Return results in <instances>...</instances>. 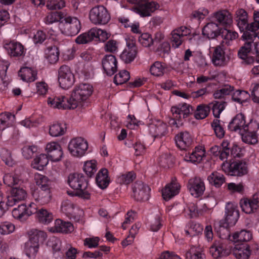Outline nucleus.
I'll return each instance as SVG.
<instances>
[{
  "instance_id": "f257e3e1",
  "label": "nucleus",
  "mask_w": 259,
  "mask_h": 259,
  "mask_svg": "<svg viewBox=\"0 0 259 259\" xmlns=\"http://www.w3.org/2000/svg\"><path fill=\"white\" fill-rule=\"evenodd\" d=\"M93 87L89 83H80L73 90L69 98L63 96L50 97L48 103L53 108L59 109H74L81 106L92 94Z\"/></svg>"
},
{
  "instance_id": "f03ea898",
  "label": "nucleus",
  "mask_w": 259,
  "mask_h": 259,
  "mask_svg": "<svg viewBox=\"0 0 259 259\" xmlns=\"http://www.w3.org/2000/svg\"><path fill=\"white\" fill-rule=\"evenodd\" d=\"M225 219L220 222V236L223 239L229 238L230 233L228 228L235 225L239 217V212L237 204L228 202L225 207Z\"/></svg>"
},
{
  "instance_id": "7ed1b4c3",
  "label": "nucleus",
  "mask_w": 259,
  "mask_h": 259,
  "mask_svg": "<svg viewBox=\"0 0 259 259\" xmlns=\"http://www.w3.org/2000/svg\"><path fill=\"white\" fill-rule=\"evenodd\" d=\"M68 183L72 189L76 190L75 195L85 199L90 198L88 183L82 174H70L68 176Z\"/></svg>"
},
{
  "instance_id": "20e7f679",
  "label": "nucleus",
  "mask_w": 259,
  "mask_h": 259,
  "mask_svg": "<svg viewBox=\"0 0 259 259\" xmlns=\"http://www.w3.org/2000/svg\"><path fill=\"white\" fill-rule=\"evenodd\" d=\"M29 240L25 243L24 250L27 256L35 255L40 243H42L47 237L46 232L33 229L29 231Z\"/></svg>"
},
{
  "instance_id": "39448f33",
  "label": "nucleus",
  "mask_w": 259,
  "mask_h": 259,
  "mask_svg": "<svg viewBox=\"0 0 259 259\" xmlns=\"http://www.w3.org/2000/svg\"><path fill=\"white\" fill-rule=\"evenodd\" d=\"M81 26L80 21L75 17L65 15L61 21L60 30L67 36H74L79 32Z\"/></svg>"
},
{
  "instance_id": "423d86ee",
  "label": "nucleus",
  "mask_w": 259,
  "mask_h": 259,
  "mask_svg": "<svg viewBox=\"0 0 259 259\" xmlns=\"http://www.w3.org/2000/svg\"><path fill=\"white\" fill-rule=\"evenodd\" d=\"M89 18L94 24L105 25L110 19V16L107 10L103 6H97L90 12Z\"/></svg>"
},
{
  "instance_id": "0eeeda50",
  "label": "nucleus",
  "mask_w": 259,
  "mask_h": 259,
  "mask_svg": "<svg viewBox=\"0 0 259 259\" xmlns=\"http://www.w3.org/2000/svg\"><path fill=\"white\" fill-rule=\"evenodd\" d=\"M68 148L73 156L81 157L84 155L88 149V143L82 137H76L70 141Z\"/></svg>"
},
{
  "instance_id": "6e6552de",
  "label": "nucleus",
  "mask_w": 259,
  "mask_h": 259,
  "mask_svg": "<svg viewBox=\"0 0 259 259\" xmlns=\"http://www.w3.org/2000/svg\"><path fill=\"white\" fill-rule=\"evenodd\" d=\"M194 111L193 107L190 105L184 103L182 105H179L178 106H173L171 108L174 119L172 120V124L177 125L176 120L179 122L182 121L192 114ZM178 126V125H177Z\"/></svg>"
},
{
  "instance_id": "1a4fd4ad",
  "label": "nucleus",
  "mask_w": 259,
  "mask_h": 259,
  "mask_svg": "<svg viewBox=\"0 0 259 259\" xmlns=\"http://www.w3.org/2000/svg\"><path fill=\"white\" fill-rule=\"evenodd\" d=\"M58 81L60 87L64 89H67L73 84L74 75L68 66L64 65L60 67L58 70Z\"/></svg>"
},
{
  "instance_id": "9d476101",
  "label": "nucleus",
  "mask_w": 259,
  "mask_h": 259,
  "mask_svg": "<svg viewBox=\"0 0 259 259\" xmlns=\"http://www.w3.org/2000/svg\"><path fill=\"white\" fill-rule=\"evenodd\" d=\"M150 189L141 181H137L133 186V197L138 201H145L149 198Z\"/></svg>"
},
{
  "instance_id": "9b49d317",
  "label": "nucleus",
  "mask_w": 259,
  "mask_h": 259,
  "mask_svg": "<svg viewBox=\"0 0 259 259\" xmlns=\"http://www.w3.org/2000/svg\"><path fill=\"white\" fill-rule=\"evenodd\" d=\"M223 168H228V171L231 176H242L247 174L246 163L242 161H234L230 164H223Z\"/></svg>"
},
{
  "instance_id": "f8f14e48",
  "label": "nucleus",
  "mask_w": 259,
  "mask_h": 259,
  "mask_svg": "<svg viewBox=\"0 0 259 259\" xmlns=\"http://www.w3.org/2000/svg\"><path fill=\"white\" fill-rule=\"evenodd\" d=\"M187 188L191 194L195 197L201 196L205 189L203 181L199 177L190 179L188 181Z\"/></svg>"
},
{
  "instance_id": "ddd939ff",
  "label": "nucleus",
  "mask_w": 259,
  "mask_h": 259,
  "mask_svg": "<svg viewBox=\"0 0 259 259\" xmlns=\"http://www.w3.org/2000/svg\"><path fill=\"white\" fill-rule=\"evenodd\" d=\"M210 252L215 259H225L223 256H227L230 254V250L222 240H215L210 248Z\"/></svg>"
},
{
  "instance_id": "4468645a",
  "label": "nucleus",
  "mask_w": 259,
  "mask_h": 259,
  "mask_svg": "<svg viewBox=\"0 0 259 259\" xmlns=\"http://www.w3.org/2000/svg\"><path fill=\"white\" fill-rule=\"evenodd\" d=\"M228 127L230 131L237 132L239 134L244 132L248 127L244 115L242 113L237 114L229 123Z\"/></svg>"
},
{
  "instance_id": "2eb2a0df",
  "label": "nucleus",
  "mask_w": 259,
  "mask_h": 259,
  "mask_svg": "<svg viewBox=\"0 0 259 259\" xmlns=\"http://www.w3.org/2000/svg\"><path fill=\"white\" fill-rule=\"evenodd\" d=\"M46 150L49 158L54 162L60 161L63 155L60 145L57 142L48 143L46 145Z\"/></svg>"
},
{
  "instance_id": "dca6fc26",
  "label": "nucleus",
  "mask_w": 259,
  "mask_h": 259,
  "mask_svg": "<svg viewBox=\"0 0 259 259\" xmlns=\"http://www.w3.org/2000/svg\"><path fill=\"white\" fill-rule=\"evenodd\" d=\"M229 249L237 259H248L251 253L250 246L247 243L236 244Z\"/></svg>"
},
{
  "instance_id": "f3484780",
  "label": "nucleus",
  "mask_w": 259,
  "mask_h": 259,
  "mask_svg": "<svg viewBox=\"0 0 259 259\" xmlns=\"http://www.w3.org/2000/svg\"><path fill=\"white\" fill-rule=\"evenodd\" d=\"M102 67L107 75L111 76L117 71V62L113 55H106L102 59Z\"/></svg>"
},
{
  "instance_id": "a211bd4d",
  "label": "nucleus",
  "mask_w": 259,
  "mask_h": 259,
  "mask_svg": "<svg viewBox=\"0 0 259 259\" xmlns=\"http://www.w3.org/2000/svg\"><path fill=\"white\" fill-rule=\"evenodd\" d=\"M159 7V5L154 2L144 1L139 5L137 12L142 17L150 16Z\"/></svg>"
},
{
  "instance_id": "6ab92c4d",
  "label": "nucleus",
  "mask_w": 259,
  "mask_h": 259,
  "mask_svg": "<svg viewBox=\"0 0 259 259\" xmlns=\"http://www.w3.org/2000/svg\"><path fill=\"white\" fill-rule=\"evenodd\" d=\"M149 132L154 138L161 137L167 132V126L166 123L161 121H156L149 125Z\"/></svg>"
},
{
  "instance_id": "aec40b11",
  "label": "nucleus",
  "mask_w": 259,
  "mask_h": 259,
  "mask_svg": "<svg viewBox=\"0 0 259 259\" xmlns=\"http://www.w3.org/2000/svg\"><path fill=\"white\" fill-rule=\"evenodd\" d=\"M222 29L214 22L208 23L202 29V34L209 39L215 38L221 36Z\"/></svg>"
},
{
  "instance_id": "412c9836",
  "label": "nucleus",
  "mask_w": 259,
  "mask_h": 259,
  "mask_svg": "<svg viewBox=\"0 0 259 259\" xmlns=\"http://www.w3.org/2000/svg\"><path fill=\"white\" fill-rule=\"evenodd\" d=\"M4 183L8 187H14L22 182V174L19 172V169L15 172L6 174L3 177Z\"/></svg>"
},
{
  "instance_id": "4be33fe9",
  "label": "nucleus",
  "mask_w": 259,
  "mask_h": 259,
  "mask_svg": "<svg viewBox=\"0 0 259 259\" xmlns=\"http://www.w3.org/2000/svg\"><path fill=\"white\" fill-rule=\"evenodd\" d=\"M178 147L182 150H186L192 144V139L188 132H181L175 137Z\"/></svg>"
},
{
  "instance_id": "5701e85b",
  "label": "nucleus",
  "mask_w": 259,
  "mask_h": 259,
  "mask_svg": "<svg viewBox=\"0 0 259 259\" xmlns=\"http://www.w3.org/2000/svg\"><path fill=\"white\" fill-rule=\"evenodd\" d=\"M180 189V185L175 180L166 185L162 190V195L165 200H168L174 196L177 195Z\"/></svg>"
},
{
  "instance_id": "b1692460",
  "label": "nucleus",
  "mask_w": 259,
  "mask_h": 259,
  "mask_svg": "<svg viewBox=\"0 0 259 259\" xmlns=\"http://www.w3.org/2000/svg\"><path fill=\"white\" fill-rule=\"evenodd\" d=\"M33 211L27 208L25 205L21 204L19 205L17 208H14L12 213L14 218L21 221H24L33 213Z\"/></svg>"
},
{
  "instance_id": "393cba45",
  "label": "nucleus",
  "mask_w": 259,
  "mask_h": 259,
  "mask_svg": "<svg viewBox=\"0 0 259 259\" xmlns=\"http://www.w3.org/2000/svg\"><path fill=\"white\" fill-rule=\"evenodd\" d=\"M137 52V48L134 44H129L127 45V48L122 52L120 57L125 63H129L135 59Z\"/></svg>"
},
{
  "instance_id": "a878e982",
  "label": "nucleus",
  "mask_w": 259,
  "mask_h": 259,
  "mask_svg": "<svg viewBox=\"0 0 259 259\" xmlns=\"http://www.w3.org/2000/svg\"><path fill=\"white\" fill-rule=\"evenodd\" d=\"M224 46L221 44L214 48L212 56V62L216 66H224L226 64Z\"/></svg>"
},
{
  "instance_id": "bb28decb",
  "label": "nucleus",
  "mask_w": 259,
  "mask_h": 259,
  "mask_svg": "<svg viewBox=\"0 0 259 259\" xmlns=\"http://www.w3.org/2000/svg\"><path fill=\"white\" fill-rule=\"evenodd\" d=\"M5 48L12 57H19L24 55L23 46L19 42L11 41L6 44Z\"/></svg>"
},
{
  "instance_id": "cd10ccee",
  "label": "nucleus",
  "mask_w": 259,
  "mask_h": 259,
  "mask_svg": "<svg viewBox=\"0 0 259 259\" xmlns=\"http://www.w3.org/2000/svg\"><path fill=\"white\" fill-rule=\"evenodd\" d=\"M252 238V234L250 231L242 230L240 231H237L234 233L233 236H230V238L227 239H223L220 238L219 240H222L223 242L224 240L229 239L235 242H247L250 241Z\"/></svg>"
},
{
  "instance_id": "c85d7f7f",
  "label": "nucleus",
  "mask_w": 259,
  "mask_h": 259,
  "mask_svg": "<svg viewBox=\"0 0 259 259\" xmlns=\"http://www.w3.org/2000/svg\"><path fill=\"white\" fill-rule=\"evenodd\" d=\"M35 202L40 205L48 203L51 199L52 195L50 189L39 190L33 194Z\"/></svg>"
},
{
  "instance_id": "c756f323",
  "label": "nucleus",
  "mask_w": 259,
  "mask_h": 259,
  "mask_svg": "<svg viewBox=\"0 0 259 259\" xmlns=\"http://www.w3.org/2000/svg\"><path fill=\"white\" fill-rule=\"evenodd\" d=\"M204 155L205 150L204 148L202 146H198L195 147V150L191 153L186 154L184 159L191 162H199Z\"/></svg>"
},
{
  "instance_id": "7c9ffc66",
  "label": "nucleus",
  "mask_w": 259,
  "mask_h": 259,
  "mask_svg": "<svg viewBox=\"0 0 259 259\" xmlns=\"http://www.w3.org/2000/svg\"><path fill=\"white\" fill-rule=\"evenodd\" d=\"M51 230L53 232L67 233L73 230V225L68 222H64L61 220H56L54 228Z\"/></svg>"
},
{
  "instance_id": "2f4dec72",
  "label": "nucleus",
  "mask_w": 259,
  "mask_h": 259,
  "mask_svg": "<svg viewBox=\"0 0 259 259\" xmlns=\"http://www.w3.org/2000/svg\"><path fill=\"white\" fill-rule=\"evenodd\" d=\"M19 75L23 81L32 82L36 79L37 72L32 68L24 67L19 71Z\"/></svg>"
},
{
  "instance_id": "473e14b6",
  "label": "nucleus",
  "mask_w": 259,
  "mask_h": 259,
  "mask_svg": "<svg viewBox=\"0 0 259 259\" xmlns=\"http://www.w3.org/2000/svg\"><path fill=\"white\" fill-rule=\"evenodd\" d=\"M9 64L7 62L0 61V90H5L9 83V79L6 75Z\"/></svg>"
},
{
  "instance_id": "72a5a7b5",
  "label": "nucleus",
  "mask_w": 259,
  "mask_h": 259,
  "mask_svg": "<svg viewBox=\"0 0 259 259\" xmlns=\"http://www.w3.org/2000/svg\"><path fill=\"white\" fill-rule=\"evenodd\" d=\"M96 181L98 186L100 188L104 189L107 188L110 183V179L108 176V170L106 168L100 169L96 176Z\"/></svg>"
},
{
  "instance_id": "f704fd0d",
  "label": "nucleus",
  "mask_w": 259,
  "mask_h": 259,
  "mask_svg": "<svg viewBox=\"0 0 259 259\" xmlns=\"http://www.w3.org/2000/svg\"><path fill=\"white\" fill-rule=\"evenodd\" d=\"M97 34L96 30L92 28L90 30L78 35L75 39L77 44H86L94 40Z\"/></svg>"
},
{
  "instance_id": "c9c22d12",
  "label": "nucleus",
  "mask_w": 259,
  "mask_h": 259,
  "mask_svg": "<svg viewBox=\"0 0 259 259\" xmlns=\"http://www.w3.org/2000/svg\"><path fill=\"white\" fill-rule=\"evenodd\" d=\"M38 221L43 224H48L53 220L52 213L45 208H41L36 211Z\"/></svg>"
},
{
  "instance_id": "e433bc0d",
  "label": "nucleus",
  "mask_w": 259,
  "mask_h": 259,
  "mask_svg": "<svg viewBox=\"0 0 259 259\" xmlns=\"http://www.w3.org/2000/svg\"><path fill=\"white\" fill-rule=\"evenodd\" d=\"M240 204L242 211L247 214L253 213L258 209L257 204L254 203L251 199H243L240 200Z\"/></svg>"
},
{
  "instance_id": "4c0bfd02",
  "label": "nucleus",
  "mask_w": 259,
  "mask_h": 259,
  "mask_svg": "<svg viewBox=\"0 0 259 259\" xmlns=\"http://www.w3.org/2000/svg\"><path fill=\"white\" fill-rule=\"evenodd\" d=\"M234 90V87L228 84H224L222 88L214 92L213 97L215 99L225 100L227 96L230 95Z\"/></svg>"
},
{
  "instance_id": "58836bf2",
  "label": "nucleus",
  "mask_w": 259,
  "mask_h": 259,
  "mask_svg": "<svg viewBox=\"0 0 259 259\" xmlns=\"http://www.w3.org/2000/svg\"><path fill=\"white\" fill-rule=\"evenodd\" d=\"M45 57L51 64L57 62L59 59V52L56 46H50L45 50Z\"/></svg>"
},
{
  "instance_id": "ea45409f",
  "label": "nucleus",
  "mask_w": 259,
  "mask_h": 259,
  "mask_svg": "<svg viewBox=\"0 0 259 259\" xmlns=\"http://www.w3.org/2000/svg\"><path fill=\"white\" fill-rule=\"evenodd\" d=\"M210 106L206 104H200L194 110V115L197 119H203L206 118L210 111Z\"/></svg>"
},
{
  "instance_id": "a19ab883",
  "label": "nucleus",
  "mask_w": 259,
  "mask_h": 259,
  "mask_svg": "<svg viewBox=\"0 0 259 259\" xmlns=\"http://www.w3.org/2000/svg\"><path fill=\"white\" fill-rule=\"evenodd\" d=\"M48 244L52 247L54 254L56 258L61 257L63 256L64 253L61 249V241L59 239L53 237L49 240Z\"/></svg>"
},
{
  "instance_id": "79ce46f5",
  "label": "nucleus",
  "mask_w": 259,
  "mask_h": 259,
  "mask_svg": "<svg viewBox=\"0 0 259 259\" xmlns=\"http://www.w3.org/2000/svg\"><path fill=\"white\" fill-rule=\"evenodd\" d=\"M209 183L217 188L221 187L225 182V179L223 175L217 172H212L207 178Z\"/></svg>"
},
{
  "instance_id": "37998d69",
  "label": "nucleus",
  "mask_w": 259,
  "mask_h": 259,
  "mask_svg": "<svg viewBox=\"0 0 259 259\" xmlns=\"http://www.w3.org/2000/svg\"><path fill=\"white\" fill-rule=\"evenodd\" d=\"M49 157L45 154H41L36 157L33 160V168L39 170H42L49 162Z\"/></svg>"
},
{
  "instance_id": "c03bdc74",
  "label": "nucleus",
  "mask_w": 259,
  "mask_h": 259,
  "mask_svg": "<svg viewBox=\"0 0 259 259\" xmlns=\"http://www.w3.org/2000/svg\"><path fill=\"white\" fill-rule=\"evenodd\" d=\"M34 179L36 185L39 188V190H50L52 181L50 180L47 177L37 174L35 176Z\"/></svg>"
},
{
  "instance_id": "a18cd8bd",
  "label": "nucleus",
  "mask_w": 259,
  "mask_h": 259,
  "mask_svg": "<svg viewBox=\"0 0 259 259\" xmlns=\"http://www.w3.org/2000/svg\"><path fill=\"white\" fill-rule=\"evenodd\" d=\"M66 125L56 123L50 126L49 134L52 137H59L64 135L66 132Z\"/></svg>"
},
{
  "instance_id": "49530a36",
  "label": "nucleus",
  "mask_w": 259,
  "mask_h": 259,
  "mask_svg": "<svg viewBox=\"0 0 259 259\" xmlns=\"http://www.w3.org/2000/svg\"><path fill=\"white\" fill-rule=\"evenodd\" d=\"M240 135L241 136L242 141L244 143L249 144H255L258 141L256 133L255 132H249L248 127Z\"/></svg>"
},
{
  "instance_id": "de8ad7c7",
  "label": "nucleus",
  "mask_w": 259,
  "mask_h": 259,
  "mask_svg": "<svg viewBox=\"0 0 259 259\" xmlns=\"http://www.w3.org/2000/svg\"><path fill=\"white\" fill-rule=\"evenodd\" d=\"M230 95H232L231 99L233 101L240 104L245 102L250 97L247 92L241 90L235 92L233 91Z\"/></svg>"
},
{
  "instance_id": "09e8293b",
  "label": "nucleus",
  "mask_w": 259,
  "mask_h": 259,
  "mask_svg": "<svg viewBox=\"0 0 259 259\" xmlns=\"http://www.w3.org/2000/svg\"><path fill=\"white\" fill-rule=\"evenodd\" d=\"M64 16H65L61 12H51L46 16L45 21L46 23L48 24H51L54 22L59 21L60 26H61V21H62Z\"/></svg>"
},
{
  "instance_id": "8fccbe9b",
  "label": "nucleus",
  "mask_w": 259,
  "mask_h": 259,
  "mask_svg": "<svg viewBox=\"0 0 259 259\" xmlns=\"http://www.w3.org/2000/svg\"><path fill=\"white\" fill-rule=\"evenodd\" d=\"M186 259H204L205 255L195 246H191L186 253Z\"/></svg>"
},
{
  "instance_id": "3c124183",
  "label": "nucleus",
  "mask_w": 259,
  "mask_h": 259,
  "mask_svg": "<svg viewBox=\"0 0 259 259\" xmlns=\"http://www.w3.org/2000/svg\"><path fill=\"white\" fill-rule=\"evenodd\" d=\"M225 102L224 101H214L210 103L208 105H212L213 114L215 117L219 118L221 113L225 109Z\"/></svg>"
},
{
  "instance_id": "603ef678",
  "label": "nucleus",
  "mask_w": 259,
  "mask_h": 259,
  "mask_svg": "<svg viewBox=\"0 0 259 259\" xmlns=\"http://www.w3.org/2000/svg\"><path fill=\"white\" fill-rule=\"evenodd\" d=\"M0 157L5 164L9 166H12L15 163L11 152L5 148L0 149Z\"/></svg>"
},
{
  "instance_id": "864d4df0",
  "label": "nucleus",
  "mask_w": 259,
  "mask_h": 259,
  "mask_svg": "<svg viewBox=\"0 0 259 259\" xmlns=\"http://www.w3.org/2000/svg\"><path fill=\"white\" fill-rule=\"evenodd\" d=\"M130 78V73L126 70H123L115 75L114 82L116 84H121L128 80Z\"/></svg>"
},
{
  "instance_id": "5fc2aeb1",
  "label": "nucleus",
  "mask_w": 259,
  "mask_h": 259,
  "mask_svg": "<svg viewBox=\"0 0 259 259\" xmlns=\"http://www.w3.org/2000/svg\"><path fill=\"white\" fill-rule=\"evenodd\" d=\"M11 195L18 202L25 199L27 193L25 190L20 187H13L11 190Z\"/></svg>"
},
{
  "instance_id": "6e6d98bb",
  "label": "nucleus",
  "mask_w": 259,
  "mask_h": 259,
  "mask_svg": "<svg viewBox=\"0 0 259 259\" xmlns=\"http://www.w3.org/2000/svg\"><path fill=\"white\" fill-rule=\"evenodd\" d=\"M211 126L218 138H222L224 136L225 132L220 120L214 119L211 123Z\"/></svg>"
},
{
  "instance_id": "4d7b16f0",
  "label": "nucleus",
  "mask_w": 259,
  "mask_h": 259,
  "mask_svg": "<svg viewBox=\"0 0 259 259\" xmlns=\"http://www.w3.org/2000/svg\"><path fill=\"white\" fill-rule=\"evenodd\" d=\"M61 209L68 216L75 213L76 209L74 204L68 200H65L62 202Z\"/></svg>"
},
{
  "instance_id": "13d9d810",
  "label": "nucleus",
  "mask_w": 259,
  "mask_h": 259,
  "mask_svg": "<svg viewBox=\"0 0 259 259\" xmlns=\"http://www.w3.org/2000/svg\"><path fill=\"white\" fill-rule=\"evenodd\" d=\"M158 162L161 166L164 168H169L172 165V158L168 154H163L160 156Z\"/></svg>"
},
{
  "instance_id": "bf43d9fd",
  "label": "nucleus",
  "mask_w": 259,
  "mask_h": 259,
  "mask_svg": "<svg viewBox=\"0 0 259 259\" xmlns=\"http://www.w3.org/2000/svg\"><path fill=\"white\" fill-rule=\"evenodd\" d=\"M248 40V41L244 44V46L241 48L238 53V56L242 59L246 58L247 56H248V53H249L251 50L254 38H253L252 40Z\"/></svg>"
},
{
  "instance_id": "052dcab7",
  "label": "nucleus",
  "mask_w": 259,
  "mask_h": 259,
  "mask_svg": "<svg viewBox=\"0 0 259 259\" xmlns=\"http://www.w3.org/2000/svg\"><path fill=\"white\" fill-rule=\"evenodd\" d=\"M164 68L160 62H155L150 69L151 74L156 76L162 75L164 73Z\"/></svg>"
},
{
  "instance_id": "680f3d73",
  "label": "nucleus",
  "mask_w": 259,
  "mask_h": 259,
  "mask_svg": "<svg viewBox=\"0 0 259 259\" xmlns=\"http://www.w3.org/2000/svg\"><path fill=\"white\" fill-rule=\"evenodd\" d=\"M83 170L89 177H92L96 171V164L95 160L86 162L83 166Z\"/></svg>"
},
{
  "instance_id": "e2e57ef3",
  "label": "nucleus",
  "mask_w": 259,
  "mask_h": 259,
  "mask_svg": "<svg viewBox=\"0 0 259 259\" xmlns=\"http://www.w3.org/2000/svg\"><path fill=\"white\" fill-rule=\"evenodd\" d=\"M11 117L14 118L15 116L12 115L11 113L9 112L0 114V131L4 130L9 126V121Z\"/></svg>"
},
{
  "instance_id": "0e129e2a",
  "label": "nucleus",
  "mask_w": 259,
  "mask_h": 259,
  "mask_svg": "<svg viewBox=\"0 0 259 259\" xmlns=\"http://www.w3.org/2000/svg\"><path fill=\"white\" fill-rule=\"evenodd\" d=\"M139 41L144 47H149L154 43L151 35L148 33L142 34L139 37Z\"/></svg>"
},
{
  "instance_id": "69168bd1",
  "label": "nucleus",
  "mask_w": 259,
  "mask_h": 259,
  "mask_svg": "<svg viewBox=\"0 0 259 259\" xmlns=\"http://www.w3.org/2000/svg\"><path fill=\"white\" fill-rule=\"evenodd\" d=\"M46 6L50 10H59L65 7V3L63 0H48Z\"/></svg>"
},
{
  "instance_id": "338daca9",
  "label": "nucleus",
  "mask_w": 259,
  "mask_h": 259,
  "mask_svg": "<svg viewBox=\"0 0 259 259\" xmlns=\"http://www.w3.org/2000/svg\"><path fill=\"white\" fill-rule=\"evenodd\" d=\"M214 18L220 24H229L231 21V18L227 12H219L215 14Z\"/></svg>"
},
{
  "instance_id": "774afa93",
  "label": "nucleus",
  "mask_w": 259,
  "mask_h": 259,
  "mask_svg": "<svg viewBox=\"0 0 259 259\" xmlns=\"http://www.w3.org/2000/svg\"><path fill=\"white\" fill-rule=\"evenodd\" d=\"M237 25L239 27L240 30L241 32H243V35L247 32H251L252 33H256L255 29H252L253 27H251V23L248 24L247 20L246 21H237Z\"/></svg>"
}]
</instances>
